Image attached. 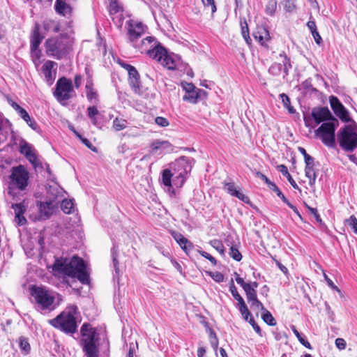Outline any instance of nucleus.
Wrapping results in <instances>:
<instances>
[{
    "label": "nucleus",
    "instance_id": "obj_13",
    "mask_svg": "<svg viewBox=\"0 0 357 357\" xmlns=\"http://www.w3.org/2000/svg\"><path fill=\"white\" fill-rule=\"evenodd\" d=\"M20 152L26 157L35 168L39 165L40 162L35 149L25 140L22 139L20 142Z\"/></svg>",
    "mask_w": 357,
    "mask_h": 357
},
{
    "label": "nucleus",
    "instance_id": "obj_59",
    "mask_svg": "<svg viewBox=\"0 0 357 357\" xmlns=\"http://www.w3.org/2000/svg\"><path fill=\"white\" fill-rule=\"evenodd\" d=\"M155 122L157 125L161 127H166L169 125L167 119L162 116H158L155 118Z\"/></svg>",
    "mask_w": 357,
    "mask_h": 357
},
{
    "label": "nucleus",
    "instance_id": "obj_40",
    "mask_svg": "<svg viewBox=\"0 0 357 357\" xmlns=\"http://www.w3.org/2000/svg\"><path fill=\"white\" fill-rule=\"evenodd\" d=\"M61 207L62 211L65 213L70 214L74 210V203H73V200H71V199H64L61 202Z\"/></svg>",
    "mask_w": 357,
    "mask_h": 357
},
{
    "label": "nucleus",
    "instance_id": "obj_49",
    "mask_svg": "<svg viewBox=\"0 0 357 357\" xmlns=\"http://www.w3.org/2000/svg\"><path fill=\"white\" fill-rule=\"evenodd\" d=\"M277 3L274 0L270 1L266 6V12L270 15H273L276 10Z\"/></svg>",
    "mask_w": 357,
    "mask_h": 357
},
{
    "label": "nucleus",
    "instance_id": "obj_46",
    "mask_svg": "<svg viewBox=\"0 0 357 357\" xmlns=\"http://www.w3.org/2000/svg\"><path fill=\"white\" fill-rule=\"evenodd\" d=\"M129 83L135 93H139L141 88L140 79L139 77H134L129 79Z\"/></svg>",
    "mask_w": 357,
    "mask_h": 357
},
{
    "label": "nucleus",
    "instance_id": "obj_26",
    "mask_svg": "<svg viewBox=\"0 0 357 357\" xmlns=\"http://www.w3.org/2000/svg\"><path fill=\"white\" fill-rule=\"evenodd\" d=\"M43 38L40 33V26L36 24L31 36V48H38Z\"/></svg>",
    "mask_w": 357,
    "mask_h": 357
},
{
    "label": "nucleus",
    "instance_id": "obj_34",
    "mask_svg": "<svg viewBox=\"0 0 357 357\" xmlns=\"http://www.w3.org/2000/svg\"><path fill=\"white\" fill-rule=\"evenodd\" d=\"M278 170L281 172V174L286 176L289 183L291 185V186L294 189H299L298 185L296 184V181L293 179L291 174L289 173L287 167L284 165H280L278 167Z\"/></svg>",
    "mask_w": 357,
    "mask_h": 357
},
{
    "label": "nucleus",
    "instance_id": "obj_1",
    "mask_svg": "<svg viewBox=\"0 0 357 357\" xmlns=\"http://www.w3.org/2000/svg\"><path fill=\"white\" fill-rule=\"evenodd\" d=\"M53 271L77 278L84 284H89L90 282L89 268L84 260L77 256L73 257L69 262L66 259L64 261L56 260L53 266Z\"/></svg>",
    "mask_w": 357,
    "mask_h": 357
},
{
    "label": "nucleus",
    "instance_id": "obj_20",
    "mask_svg": "<svg viewBox=\"0 0 357 357\" xmlns=\"http://www.w3.org/2000/svg\"><path fill=\"white\" fill-rule=\"evenodd\" d=\"M54 10L58 15L65 17H70L73 13V7L65 0H56Z\"/></svg>",
    "mask_w": 357,
    "mask_h": 357
},
{
    "label": "nucleus",
    "instance_id": "obj_38",
    "mask_svg": "<svg viewBox=\"0 0 357 357\" xmlns=\"http://www.w3.org/2000/svg\"><path fill=\"white\" fill-rule=\"evenodd\" d=\"M291 329L302 345L309 349H312V346L310 342L298 331L295 326H291Z\"/></svg>",
    "mask_w": 357,
    "mask_h": 357
},
{
    "label": "nucleus",
    "instance_id": "obj_25",
    "mask_svg": "<svg viewBox=\"0 0 357 357\" xmlns=\"http://www.w3.org/2000/svg\"><path fill=\"white\" fill-rule=\"evenodd\" d=\"M269 188L271 190H272L273 191H274L277 194V195L283 201V202H284L289 208H291L294 211V212L295 213L297 214V215L301 219H302V217H301L300 213L298 212L297 208L289 202V200L285 197V196L283 195V193L280 191V190L278 188V187L274 183L271 184V185L269 186Z\"/></svg>",
    "mask_w": 357,
    "mask_h": 357
},
{
    "label": "nucleus",
    "instance_id": "obj_5",
    "mask_svg": "<svg viewBox=\"0 0 357 357\" xmlns=\"http://www.w3.org/2000/svg\"><path fill=\"white\" fill-rule=\"evenodd\" d=\"M31 295L43 310H53L55 305L59 303V295L45 287H36L32 288Z\"/></svg>",
    "mask_w": 357,
    "mask_h": 357
},
{
    "label": "nucleus",
    "instance_id": "obj_41",
    "mask_svg": "<svg viewBox=\"0 0 357 357\" xmlns=\"http://www.w3.org/2000/svg\"><path fill=\"white\" fill-rule=\"evenodd\" d=\"M128 73L129 79L134 77H139V75L135 68L128 63H123L121 65Z\"/></svg>",
    "mask_w": 357,
    "mask_h": 357
},
{
    "label": "nucleus",
    "instance_id": "obj_61",
    "mask_svg": "<svg viewBox=\"0 0 357 357\" xmlns=\"http://www.w3.org/2000/svg\"><path fill=\"white\" fill-rule=\"evenodd\" d=\"M15 220L19 226H22L26 222V219L23 215H15Z\"/></svg>",
    "mask_w": 357,
    "mask_h": 357
},
{
    "label": "nucleus",
    "instance_id": "obj_27",
    "mask_svg": "<svg viewBox=\"0 0 357 357\" xmlns=\"http://www.w3.org/2000/svg\"><path fill=\"white\" fill-rule=\"evenodd\" d=\"M86 96L90 102H97L98 101V95L93 87L91 81H87L86 86Z\"/></svg>",
    "mask_w": 357,
    "mask_h": 357
},
{
    "label": "nucleus",
    "instance_id": "obj_35",
    "mask_svg": "<svg viewBox=\"0 0 357 357\" xmlns=\"http://www.w3.org/2000/svg\"><path fill=\"white\" fill-rule=\"evenodd\" d=\"M43 28L47 31L57 33L59 31V24L52 20H46L43 23Z\"/></svg>",
    "mask_w": 357,
    "mask_h": 357
},
{
    "label": "nucleus",
    "instance_id": "obj_53",
    "mask_svg": "<svg viewBox=\"0 0 357 357\" xmlns=\"http://www.w3.org/2000/svg\"><path fill=\"white\" fill-rule=\"evenodd\" d=\"M76 135V136L82 141V142L86 146H87L89 149L93 150V151H96V148L95 147H93V145L90 142V141L86 138H84L79 132L75 131L74 132Z\"/></svg>",
    "mask_w": 357,
    "mask_h": 357
},
{
    "label": "nucleus",
    "instance_id": "obj_15",
    "mask_svg": "<svg viewBox=\"0 0 357 357\" xmlns=\"http://www.w3.org/2000/svg\"><path fill=\"white\" fill-rule=\"evenodd\" d=\"M174 146L168 141L156 139L150 145V153L163 155L172 152Z\"/></svg>",
    "mask_w": 357,
    "mask_h": 357
},
{
    "label": "nucleus",
    "instance_id": "obj_58",
    "mask_svg": "<svg viewBox=\"0 0 357 357\" xmlns=\"http://www.w3.org/2000/svg\"><path fill=\"white\" fill-rule=\"evenodd\" d=\"M307 208L308 209V211L314 216V218L315 220L319 222V223H321L322 222V220L319 215V214L318 213V211H317V209L315 208H312V207H310L309 206H307Z\"/></svg>",
    "mask_w": 357,
    "mask_h": 357
},
{
    "label": "nucleus",
    "instance_id": "obj_24",
    "mask_svg": "<svg viewBox=\"0 0 357 357\" xmlns=\"http://www.w3.org/2000/svg\"><path fill=\"white\" fill-rule=\"evenodd\" d=\"M253 36L261 45H264L270 39V35L268 29L264 26H258L253 33Z\"/></svg>",
    "mask_w": 357,
    "mask_h": 357
},
{
    "label": "nucleus",
    "instance_id": "obj_60",
    "mask_svg": "<svg viewBox=\"0 0 357 357\" xmlns=\"http://www.w3.org/2000/svg\"><path fill=\"white\" fill-rule=\"evenodd\" d=\"M284 106L287 108H289V110L291 113L294 112V110L289 107L290 105L289 98L284 93L280 95Z\"/></svg>",
    "mask_w": 357,
    "mask_h": 357
},
{
    "label": "nucleus",
    "instance_id": "obj_33",
    "mask_svg": "<svg viewBox=\"0 0 357 357\" xmlns=\"http://www.w3.org/2000/svg\"><path fill=\"white\" fill-rule=\"evenodd\" d=\"M243 319L249 322L250 325L252 326L255 331L260 336L262 337V332L259 327V326L257 324V322L255 320V317L253 316V314H241Z\"/></svg>",
    "mask_w": 357,
    "mask_h": 357
},
{
    "label": "nucleus",
    "instance_id": "obj_54",
    "mask_svg": "<svg viewBox=\"0 0 357 357\" xmlns=\"http://www.w3.org/2000/svg\"><path fill=\"white\" fill-rule=\"evenodd\" d=\"M324 278L327 283V284L333 290L337 291L340 294H341V291L339 288L334 284V282L328 278V276L324 272L323 273Z\"/></svg>",
    "mask_w": 357,
    "mask_h": 357
},
{
    "label": "nucleus",
    "instance_id": "obj_8",
    "mask_svg": "<svg viewBox=\"0 0 357 357\" xmlns=\"http://www.w3.org/2000/svg\"><path fill=\"white\" fill-rule=\"evenodd\" d=\"M338 126L337 120L323 123L321 126L315 130V135L321 142L329 147H333L335 141V130Z\"/></svg>",
    "mask_w": 357,
    "mask_h": 357
},
{
    "label": "nucleus",
    "instance_id": "obj_63",
    "mask_svg": "<svg viewBox=\"0 0 357 357\" xmlns=\"http://www.w3.org/2000/svg\"><path fill=\"white\" fill-rule=\"evenodd\" d=\"M112 259H113L114 266L115 268L116 272H117L118 271V267H117L118 261H117V259H116V257H117V250H116L115 246H114L112 250Z\"/></svg>",
    "mask_w": 357,
    "mask_h": 357
},
{
    "label": "nucleus",
    "instance_id": "obj_14",
    "mask_svg": "<svg viewBox=\"0 0 357 357\" xmlns=\"http://www.w3.org/2000/svg\"><path fill=\"white\" fill-rule=\"evenodd\" d=\"M56 67L57 63L56 62L47 60L41 68L40 70L44 79L49 86H51L54 82L56 75Z\"/></svg>",
    "mask_w": 357,
    "mask_h": 357
},
{
    "label": "nucleus",
    "instance_id": "obj_48",
    "mask_svg": "<svg viewBox=\"0 0 357 357\" xmlns=\"http://www.w3.org/2000/svg\"><path fill=\"white\" fill-rule=\"evenodd\" d=\"M261 318L265 323L269 326H275L277 322L275 319L273 317L272 314H261Z\"/></svg>",
    "mask_w": 357,
    "mask_h": 357
},
{
    "label": "nucleus",
    "instance_id": "obj_21",
    "mask_svg": "<svg viewBox=\"0 0 357 357\" xmlns=\"http://www.w3.org/2000/svg\"><path fill=\"white\" fill-rule=\"evenodd\" d=\"M223 188L230 195L237 197L245 203L248 204L250 202L249 197L243 195L240 190H237L234 183H225Z\"/></svg>",
    "mask_w": 357,
    "mask_h": 357
},
{
    "label": "nucleus",
    "instance_id": "obj_62",
    "mask_svg": "<svg viewBox=\"0 0 357 357\" xmlns=\"http://www.w3.org/2000/svg\"><path fill=\"white\" fill-rule=\"evenodd\" d=\"M255 175L257 178L263 180L267 185L269 187L271 185V184L273 183V182H271L268 178L266 176H265L264 174H263L261 172H257L255 173Z\"/></svg>",
    "mask_w": 357,
    "mask_h": 357
},
{
    "label": "nucleus",
    "instance_id": "obj_45",
    "mask_svg": "<svg viewBox=\"0 0 357 357\" xmlns=\"http://www.w3.org/2000/svg\"><path fill=\"white\" fill-rule=\"evenodd\" d=\"M178 243L181 246V249L187 254L193 248L192 243L190 242L186 238H183V239Z\"/></svg>",
    "mask_w": 357,
    "mask_h": 357
},
{
    "label": "nucleus",
    "instance_id": "obj_4",
    "mask_svg": "<svg viewBox=\"0 0 357 357\" xmlns=\"http://www.w3.org/2000/svg\"><path fill=\"white\" fill-rule=\"evenodd\" d=\"M176 166L178 169V173H172L170 169H166L162 174V183L171 197L176 196L174 188H180L183 186L187 174V171L183 168L180 162L176 163Z\"/></svg>",
    "mask_w": 357,
    "mask_h": 357
},
{
    "label": "nucleus",
    "instance_id": "obj_51",
    "mask_svg": "<svg viewBox=\"0 0 357 357\" xmlns=\"http://www.w3.org/2000/svg\"><path fill=\"white\" fill-rule=\"evenodd\" d=\"M204 6L206 8H210L212 13H214L217 10L215 0H202Z\"/></svg>",
    "mask_w": 357,
    "mask_h": 357
},
{
    "label": "nucleus",
    "instance_id": "obj_43",
    "mask_svg": "<svg viewBox=\"0 0 357 357\" xmlns=\"http://www.w3.org/2000/svg\"><path fill=\"white\" fill-rule=\"evenodd\" d=\"M229 254L236 261H240L242 259V255L236 246L232 245L230 248Z\"/></svg>",
    "mask_w": 357,
    "mask_h": 357
},
{
    "label": "nucleus",
    "instance_id": "obj_28",
    "mask_svg": "<svg viewBox=\"0 0 357 357\" xmlns=\"http://www.w3.org/2000/svg\"><path fill=\"white\" fill-rule=\"evenodd\" d=\"M99 111L96 106H90L87 108V115L91 120V123L98 128H100L102 124L98 121V115Z\"/></svg>",
    "mask_w": 357,
    "mask_h": 357
},
{
    "label": "nucleus",
    "instance_id": "obj_50",
    "mask_svg": "<svg viewBox=\"0 0 357 357\" xmlns=\"http://www.w3.org/2000/svg\"><path fill=\"white\" fill-rule=\"evenodd\" d=\"M346 223L351 226L355 234H357V219L352 215L348 219L345 220Z\"/></svg>",
    "mask_w": 357,
    "mask_h": 357
},
{
    "label": "nucleus",
    "instance_id": "obj_6",
    "mask_svg": "<svg viewBox=\"0 0 357 357\" xmlns=\"http://www.w3.org/2000/svg\"><path fill=\"white\" fill-rule=\"evenodd\" d=\"M340 146L347 152H352L357 148V132L351 125L344 126L337 132Z\"/></svg>",
    "mask_w": 357,
    "mask_h": 357
},
{
    "label": "nucleus",
    "instance_id": "obj_2",
    "mask_svg": "<svg viewBox=\"0 0 357 357\" xmlns=\"http://www.w3.org/2000/svg\"><path fill=\"white\" fill-rule=\"evenodd\" d=\"M80 345L87 357H99V335L96 328L90 324L84 323L80 330Z\"/></svg>",
    "mask_w": 357,
    "mask_h": 357
},
{
    "label": "nucleus",
    "instance_id": "obj_22",
    "mask_svg": "<svg viewBox=\"0 0 357 357\" xmlns=\"http://www.w3.org/2000/svg\"><path fill=\"white\" fill-rule=\"evenodd\" d=\"M229 291L232 294L233 297L236 301V305L240 311V312H249L248 307L245 303L243 298L238 294L236 287L234 285V281L231 279L230 285H229Z\"/></svg>",
    "mask_w": 357,
    "mask_h": 357
},
{
    "label": "nucleus",
    "instance_id": "obj_42",
    "mask_svg": "<svg viewBox=\"0 0 357 357\" xmlns=\"http://www.w3.org/2000/svg\"><path fill=\"white\" fill-rule=\"evenodd\" d=\"M32 61L36 67L40 63V58L41 55L40 50L38 48H31Z\"/></svg>",
    "mask_w": 357,
    "mask_h": 357
},
{
    "label": "nucleus",
    "instance_id": "obj_18",
    "mask_svg": "<svg viewBox=\"0 0 357 357\" xmlns=\"http://www.w3.org/2000/svg\"><path fill=\"white\" fill-rule=\"evenodd\" d=\"M198 319L199 322L204 326L206 329V333L208 335L209 341L211 347L214 350H217L218 347V338L216 335V333L211 328L210 324L206 321L205 317H204L202 314H198Z\"/></svg>",
    "mask_w": 357,
    "mask_h": 357
},
{
    "label": "nucleus",
    "instance_id": "obj_55",
    "mask_svg": "<svg viewBox=\"0 0 357 357\" xmlns=\"http://www.w3.org/2000/svg\"><path fill=\"white\" fill-rule=\"evenodd\" d=\"M181 86L183 89L185 91V93L192 92L197 89L193 84L188 82H181Z\"/></svg>",
    "mask_w": 357,
    "mask_h": 357
},
{
    "label": "nucleus",
    "instance_id": "obj_19",
    "mask_svg": "<svg viewBox=\"0 0 357 357\" xmlns=\"http://www.w3.org/2000/svg\"><path fill=\"white\" fill-rule=\"evenodd\" d=\"M37 206L39 211V218L41 220L48 219L53 213V202H38Z\"/></svg>",
    "mask_w": 357,
    "mask_h": 357
},
{
    "label": "nucleus",
    "instance_id": "obj_10",
    "mask_svg": "<svg viewBox=\"0 0 357 357\" xmlns=\"http://www.w3.org/2000/svg\"><path fill=\"white\" fill-rule=\"evenodd\" d=\"M10 177L11 185L21 190H24L28 185L29 178V172L26 168L22 165L13 167Z\"/></svg>",
    "mask_w": 357,
    "mask_h": 357
},
{
    "label": "nucleus",
    "instance_id": "obj_11",
    "mask_svg": "<svg viewBox=\"0 0 357 357\" xmlns=\"http://www.w3.org/2000/svg\"><path fill=\"white\" fill-rule=\"evenodd\" d=\"M127 25L128 41L131 45L135 42H138L142 36L146 33V26L142 22L130 20L128 21Z\"/></svg>",
    "mask_w": 357,
    "mask_h": 357
},
{
    "label": "nucleus",
    "instance_id": "obj_44",
    "mask_svg": "<svg viewBox=\"0 0 357 357\" xmlns=\"http://www.w3.org/2000/svg\"><path fill=\"white\" fill-rule=\"evenodd\" d=\"M282 70H283V69L282 68L281 63H274L268 69V72L275 76L280 75Z\"/></svg>",
    "mask_w": 357,
    "mask_h": 357
},
{
    "label": "nucleus",
    "instance_id": "obj_56",
    "mask_svg": "<svg viewBox=\"0 0 357 357\" xmlns=\"http://www.w3.org/2000/svg\"><path fill=\"white\" fill-rule=\"evenodd\" d=\"M209 275L217 282H221L224 280V275L220 272H210Z\"/></svg>",
    "mask_w": 357,
    "mask_h": 357
},
{
    "label": "nucleus",
    "instance_id": "obj_52",
    "mask_svg": "<svg viewBox=\"0 0 357 357\" xmlns=\"http://www.w3.org/2000/svg\"><path fill=\"white\" fill-rule=\"evenodd\" d=\"M248 303L253 310L259 311L264 310L261 303L258 301L257 298Z\"/></svg>",
    "mask_w": 357,
    "mask_h": 357
},
{
    "label": "nucleus",
    "instance_id": "obj_36",
    "mask_svg": "<svg viewBox=\"0 0 357 357\" xmlns=\"http://www.w3.org/2000/svg\"><path fill=\"white\" fill-rule=\"evenodd\" d=\"M209 245L213 247L222 257L225 256V249L222 242L218 239H213L208 242Z\"/></svg>",
    "mask_w": 357,
    "mask_h": 357
},
{
    "label": "nucleus",
    "instance_id": "obj_30",
    "mask_svg": "<svg viewBox=\"0 0 357 357\" xmlns=\"http://www.w3.org/2000/svg\"><path fill=\"white\" fill-rule=\"evenodd\" d=\"M178 61L173 56L169 55L167 52L165 54L164 59L160 63L169 70H174L176 68Z\"/></svg>",
    "mask_w": 357,
    "mask_h": 357
},
{
    "label": "nucleus",
    "instance_id": "obj_64",
    "mask_svg": "<svg viewBox=\"0 0 357 357\" xmlns=\"http://www.w3.org/2000/svg\"><path fill=\"white\" fill-rule=\"evenodd\" d=\"M335 345L339 349H344L346 347V342L342 338H337L335 340Z\"/></svg>",
    "mask_w": 357,
    "mask_h": 357
},
{
    "label": "nucleus",
    "instance_id": "obj_17",
    "mask_svg": "<svg viewBox=\"0 0 357 357\" xmlns=\"http://www.w3.org/2000/svg\"><path fill=\"white\" fill-rule=\"evenodd\" d=\"M156 42L157 40L155 38L148 36L143 39L140 38L138 42H135L131 45L140 53L148 55Z\"/></svg>",
    "mask_w": 357,
    "mask_h": 357
},
{
    "label": "nucleus",
    "instance_id": "obj_47",
    "mask_svg": "<svg viewBox=\"0 0 357 357\" xmlns=\"http://www.w3.org/2000/svg\"><path fill=\"white\" fill-rule=\"evenodd\" d=\"M15 215H24L26 211V207L23 203L12 204Z\"/></svg>",
    "mask_w": 357,
    "mask_h": 357
},
{
    "label": "nucleus",
    "instance_id": "obj_9",
    "mask_svg": "<svg viewBox=\"0 0 357 357\" xmlns=\"http://www.w3.org/2000/svg\"><path fill=\"white\" fill-rule=\"evenodd\" d=\"M49 322L54 328L67 334H73L77 330V321L73 314H59L56 318L50 320Z\"/></svg>",
    "mask_w": 357,
    "mask_h": 357
},
{
    "label": "nucleus",
    "instance_id": "obj_7",
    "mask_svg": "<svg viewBox=\"0 0 357 357\" xmlns=\"http://www.w3.org/2000/svg\"><path fill=\"white\" fill-rule=\"evenodd\" d=\"M53 94L59 102L66 105L68 100L75 96L72 81L65 77L59 78Z\"/></svg>",
    "mask_w": 357,
    "mask_h": 357
},
{
    "label": "nucleus",
    "instance_id": "obj_37",
    "mask_svg": "<svg viewBox=\"0 0 357 357\" xmlns=\"http://www.w3.org/2000/svg\"><path fill=\"white\" fill-rule=\"evenodd\" d=\"M305 174L306 177L309 178V185L310 186H313L317 178V174L314 166L305 167Z\"/></svg>",
    "mask_w": 357,
    "mask_h": 357
},
{
    "label": "nucleus",
    "instance_id": "obj_39",
    "mask_svg": "<svg viewBox=\"0 0 357 357\" xmlns=\"http://www.w3.org/2000/svg\"><path fill=\"white\" fill-rule=\"evenodd\" d=\"M127 125H128V121L126 119H122V118L116 117L113 121V128L116 131H120V130L125 129L127 127Z\"/></svg>",
    "mask_w": 357,
    "mask_h": 357
},
{
    "label": "nucleus",
    "instance_id": "obj_3",
    "mask_svg": "<svg viewBox=\"0 0 357 357\" xmlns=\"http://www.w3.org/2000/svg\"><path fill=\"white\" fill-rule=\"evenodd\" d=\"M45 46L47 54L58 60L66 57L72 50L70 40L63 35L48 38Z\"/></svg>",
    "mask_w": 357,
    "mask_h": 357
},
{
    "label": "nucleus",
    "instance_id": "obj_31",
    "mask_svg": "<svg viewBox=\"0 0 357 357\" xmlns=\"http://www.w3.org/2000/svg\"><path fill=\"white\" fill-rule=\"evenodd\" d=\"M203 92L202 89H197L190 93H186L183 100L192 104H196L200 97L201 93Z\"/></svg>",
    "mask_w": 357,
    "mask_h": 357
},
{
    "label": "nucleus",
    "instance_id": "obj_16",
    "mask_svg": "<svg viewBox=\"0 0 357 357\" xmlns=\"http://www.w3.org/2000/svg\"><path fill=\"white\" fill-rule=\"evenodd\" d=\"M312 116L317 124L324 121H331L336 120L332 115L328 107H315L312 111Z\"/></svg>",
    "mask_w": 357,
    "mask_h": 357
},
{
    "label": "nucleus",
    "instance_id": "obj_57",
    "mask_svg": "<svg viewBox=\"0 0 357 357\" xmlns=\"http://www.w3.org/2000/svg\"><path fill=\"white\" fill-rule=\"evenodd\" d=\"M198 252L204 258L207 259L208 260L210 261V262L213 264V265H216L217 264V260L213 257L211 256L210 254H208V252H205V251H203V250H198Z\"/></svg>",
    "mask_w": 357,
    "mask_h": 357
},
{
    "label": "nucleus",
    "instance_id": "obj_12",
    "mask_svg": "<svg viewBox=\"0 0 357 357\" xmlns=\"http://www.w3.org/2000/svg\"><path fill=\"white\" fill-rule=\"evenodd\" d=\"M329 102L334 114L343 122L348 123L351 121L348 110L341 103L339 99L331 96L329 97Z\"/></svg>",
    "mask_w": 357,
    "mask_h": 357
},
{
    "label": "nucleus",
    "instance_id": "obj_23",
    "mask_svg": "<svg viewBox=\"0 0 357 357\" xmlns=\"http://www.w3.org/2000/svg\"><path fill=\"white\" fill-rule=\"evenodd\" d=\"M166 53L167 50L157 41L148 56L160 63Z\"/></svg>",
    "mask_w": 357,
    "mask_h": 357
},
{
    "label": "nucleus",
    "instance_id": "obj_29",
    "mask_svg": "<svg viewBox=\"0 0 357 357\" xmlns=\"http://www.w3.org/2000/svg\"><path fill=\"white\" fill-rule=\"evenodd\" d=\"M278 60L279 61V63H282V68L284 73V76L288 75L289 70L291 68L290 59L286 55L284 52H282L278 56Z\"/></svg>",
    "mask_w": 357,
    "mask_h": 357
},
{
    "label": "nucleus",
    "instance_id": "obj_32",
    "mask_svg": "<svg viewBox=\"0 0 357 357\" xmlns=\"http://www.w3.org/2000/svg\"><path fill=\"white\" fill-rule=\"evenodd\" d=\"M17 342L22 354L28 355L31 352V345L27 337L20 336Z\"/></svg>",
    "mask_w": 357,
    "mask_h": 357
}]
</instances>
